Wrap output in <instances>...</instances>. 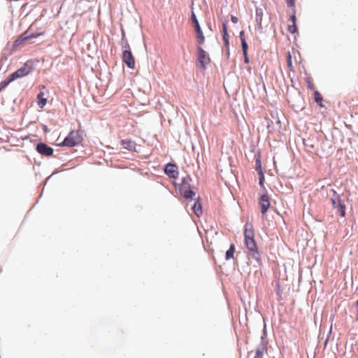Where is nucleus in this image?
<instances>
[{"label":"nucleus","mask_w":358,"mask_h":358,"mask_svg":"<svg viewBox=\"0 0 358 358\" xmlns=\"http://www.w3.org/2000/svg\"><path fill=\"white\" fill-rule=\"evenodd\" d=\"M331 201L334 208H337L341 212V215L344 217L345 215V205L340 199L339 196H337V198L336 199L332 198Z\"/></svg>","instance_id":"f8f14e48"},{"label":"nucleus","mask_w":358,"mask_h":358,"mask_svg":"<svg viewBox=\"0 0 358 358\" xmlns=\"http://www.w3.org/2000/svg\"><path fill=\"white\" fill-rule=\"evenodd\" d=\"M266 351V349L263 346H260L256 349L255 356L254 358H263L264 354Z\"/></svg>","instance_id":"6ab92c4d"},{"label":"nucleus","mask_w":358,"mask_h":358,"mask_svg":"<svg viewBox=\"0 0 358 358\" xmlns=\"http://www.w3.org/2000/svg\"><path fill=\"white\" fill-rule=\"evenodd\" d=\"M287 29L288 31L292 34H294L297 31L296 24L294 23H292V24H289Z\"/></svg>","instance_id":"393cba45"},{"label":"nucleus","mask_w":358,"mask_h":358,"mask_svg":"<svg viewBox=\"0 0 358 358\" xmlns=\"http://www.w3.org/2000/svg\"><path fill=\"white\" fill-rule=\"evenodd\" d=\"M259 185L262 187H263L264 186V173H261V175H259Z\"/></svg>","instance_id":"a878e982"},{"label":"nucleus","mask_w":358,"mask_h":358,"mask_svg":"<svg viewBox=\"0 0 358 358\" xmlns=\"http://www.w3.org/2000/svg\"><path fill=\"white\" fill-rule=\"evenodd\" d=\"M36 150L42 155L49 157L53 154V149L48 145L40 143L36 146Z\"/></svg>","instance_id":"1a4fd4ad"},{"label":"nucleus","mask_w":358,"mask_h":358,"mask_svg":"<svg viewBox=\"0 0 358 358\" xmlns=\"http://www.w3.org/2000/svg\"><path fill=\"white\" fill-rule=\"evenodd\" d=\"M31 71L32 66L29 65L28 62L25 63L23 66L9 75L4 80L0 83V91L6 87V86L13 80L22 78L29 74Z\"/></svg>","instance_id":"f03ea898"},{"label":"nucleus","mask_w":358,"mask_h":358,"mask_svg":"<svg viewBox=\"0 0 358 358\" xmlns=\"http://www.w3.org/2000/svg\"><path fill=\"white\" fill-rule=\"evenodd\" d=\"M39 34H29L28 31H26L22 34H21L14 42H13V48H17L20 45H21L24 42L34 38H37Z\"/></svg>","instance_id":"423d86ee"},{"label":"nucleus","mask_w":358,"mask_h":358,"mask_svg":"<svg viewBox=\"0 0 358 358\" xmlns=\"http://www.w3.org/2000/svg\"><path fill=\"white\" fill-rule=\"evenodd\" d=\"M165 173L170 178H176L178 176V168L175 164H169L164 169Z\"/></svg>","instance_id":"9b49d317"},{"label":"nucleus","mask_w":358,"mask_h":358,"mask_svg":"<svg viewBox=\"0 0 358 358\" xmlns=\"http://www.w3.org/2000/svg\"><path fill=\"white\" fill-rule=\"evenodd\" d=\"M245 245L249 250V255L260 263V255L255 240L254 227L252 223L247 222L244 229Z\"/></svg>","instance_id":"f257e3e1"},{"label":"nucleus","mask_w":358,"mask_h":358,"mask_svg":"<svg viewBox=\"0 0 358 358\" xmlns=\"http://www.w3.org/2000/svg\"><path fill=\"white\" fill-rule=\"evenodd\" d=\"M234 252H235V245H234V244H231L229 248L226 252L225 259L227 260H229V259L234 258Z\"/></svg>","instance_id":"a211bd4d"},{"label":"nucleus","mask_w":358,"mask_h":358,"mask_svg":"<svg viewBox=\"0 0 358 358\" xmlns=\"http://www.w3.org/2000/svg\"><path fill=\"white\" fill-rule=\"evenodd\" d=\"M191 19L196 33V42L201 45L205 43V36L194 12H192Z\"/></svg>","instance_id":"39448f33"},{"label":"nucleus","mask_w":358,"mask_h":358,"mask_svg":"<svg viewBox=\"0 0 358 358\" xmlns=\"http://www.w3.org/2000/svg\"><path fill=\"white\" fill-rule=\"evenodd\" d=\"M192 209L194 210V213L199 217L200 215L202 214V207L201 203L199 201H196L194 202V204L192 207Z\"/></svg>","instance_id":"f3484780"},{"label":"nucleus","mask_w":358,"mask_h":358,"mask_svg":"<svg viewBox=\"0 0 358 358\" xmlns=\"http://www.w3.org/2000/svg\"><path fill=\"white\" fill-rule=\"evenodd\" d=\"M314 99H315V102L317 103L320 106H323L322 103V100H323L322 96L318 91L315 92Z\"/></svg>","instance_id":"aec40b11"},{"label":"nucleus","mask_w":358,"mask_h":358,"mask_svg":"<svg viewBox=\"0 0 358 358\" xmlns=\"http://www.w3.org/2000/svg\"><path fill=\"white\" fill-rule=\"evenodd\" d=\"M286 57H287V63L288 68L289 69V70L293 71L294 66H293L292 61V55L289 52H287Z\"/></svg>","instance_id":"5701e85b"},{"label":"nucleus","mask_w":358,"mask_h":358,"mask_svg":"<svg viewBox=\"0 0 358 358\" xmlns=\"http://www.w3.org/2000/svg\"><path fill=\"white\" fill-rule=\"evenodd\" d=\"M198 52V61L201 64L203 69H205L206 65L210 63V59L208 54L199 45L197 47Z\"/></svg>","instance_id":"0eeeda50"},{"label":"nucleus","mask_w":358,"mask_h":358,"mask_svg":"<svg viewBox=\"0 0 358 358\" xmlns=\"http://www.w3.org/2000/svg\"><path fill=\"white\" fill-rule=\"evenodd\" d=\"M259 204L261 207V213L264 215L270 207V199L267 194H263L259 199Z\"/></svg>","instance_id":"9d476101"},{"label":"nucleus","mask_w":358,"mask_h":358,"mask_svg":"<svg viewBox=\"0 0 358 358\" xmlns=\"http://www.w3.org/2000/svg\"><path fill=\"white\" fill-rule=\"evenodd\" d=\"M240 39L241 41V46H242L243 55H246V52H248V44L246 42L244 31H241L240 32Z\"/></svg>","instance_id":"4468645a"},{"label":"nucleus","mask_w":358,"mask_h":358,"mask_svg":"<svg viewBox=\"0 0 358 358\" xmlns=\"http://www.w3.org/2000/svg\"><path fill=\"white\" fill-rule=\"evenodd\" d=\"M256 15H257L256 21L259 26H262V20H263V12L261 10L257 9Z\"/></svg>","instance_id":"4be33fe9"},{"label":"nucleus","mask_w":358,"mask_h":358,"mask_svg":"<svg viewBox=\"0 0 358 358\" xmlns=\"http://www.w3.org/2000/svg\"><path fill=\"white\" fill-rule=\"evenodd\" d=\"M222 32H223V40L224 41V44L226 45L227 48H229V34L227 33V24L226 23H223L222 24Z\"/></svg>","instance_id":"dca6fc26"},{"label":"nucleus","mask_w":358,"mask_h":358,"mask_svg":"<svg viewBox=\"0 0 358 358\" xmlns=\"http://www.w3.org/2000/svg\"><path fill=\"white\" fill-rule=\"evenodd\" d=\"M122 41H124V43L122 45L123 51H126V50L131 51L130 45H129L127 40H126V38H125V34H124V30H122Z\"/></svg>","instance_id":"412c9836"},{"label":"nucleus","mask_w":358,"mask_h":358,"mask_svg":"<svg viewBox=\"0 0 358 358\" xmlns=\"http://www.w3.org/2000/svg\"><path fill=\"white\" fill-rule=\"evenodd\" d=\"M256 170L257 171L258 175L264 173L262 168L261 160L259 158L256 159Z\"/></svg>","instance_id":"b1692460"},{"label":"nucleus","mask_w":358,"mask_h":358,"mask_svg":"<svg viewBox=\"0 0 358 358\" xmlns=\"http://www.w3.org/2000/svg\"><path fill=\"white\" fill-rule=\"evenodd\" d=\"M191 180L192 179L189 176L183 178L179 188L180 194L186 199H192L195 195V193L191 189Z\"/></svg>","instance_id":"20e7f679"},{"label":"nucleus","mask_w":358,"mask_h":358,"mask_svg":"<svg viewBox=\"0 0 358 358\" xmlns=\"http://www.w3.org/2000/svg\"><path fill=\"white\" fill-rule=\"evenodd\" d=\"M121 145L128 150H134L136 148V143L129 139H124L120 141Z\"/></svg>","instance_id":"ddd939ff"},{"label":"nucleus","mask_w":358,"mask_h":358,"mask_svg":"<svg viewBox=\"0 0 358 358\" xmlns=\"http://www.w3.org/2000/svg\"><path fill=\"white\" fill-rule=\"evenodd\" d=\"M231 22L234 24L237 23L238 21V17H236V16H233V15L231 16Z\"/></svg>","instance_id":"c756f323"},{"label":"nucleus","mask_w":358,"mask_h":358,"mask_svg":"<svg viewBox=\"0 0 358 358\" xmlns=\"http://www.w3.org/2000/svg\"><path fill=\"white\" fill-rule=\"evenodd\" d=\"M122 61L127 64V66L134 69L135 68L136 62L134 57L131 51H123L122 52Z\"/></svg>","instance_id":"6e6552de"},{"label":"nucleus","mask_w":358,"mask_h":358,"mask_svg":"<svg viewBox=\"0 0 358 358\" xmlns=\"http://www.w3.org/2000/svg\"><path fill=\"white\" fill-rule=\"evenodd\" d=\"M44 92H41L37 95V99H38V106L40 108H43L47 103V99L44 97Z\"/></svg>","instance_id":"2eb2a0df"},{"label":"nucleus","mask_w":358,"mask_h":358,"mask_svg":"<svg viewBox=\"0 0 358 358\" xmlns=\"http://www.w3.org/2000/svg\"><path fill=\"white\" fill-rule=\"evenodd\" d=\"M83 133L81 129L71 131L59 145L72 148L79 145L83 140Z\"/></svg>","instance_id":"7ed1b4c3"},{"label":"nucleus","mask_w":358,"mask_h":358,"mask_svg":"<svg viewBox=\"0 0 358 358\" xmlns=\"http://www.w3.org/2000/svg\"><path fill=\"white\" fill-rule=\"evenodd\" d=\"M290 20L292 21V23H294V24H296V15H295V13L294 12V13L291 15L290 17Z\"/></svg>","instance_id":"cd10ccee"},{"label":"nucleus","mask_w":358,"mask_h":358,"mask_svg":"<svg viewBox=\"0 0 358 358\" xmlns=\"http://www.w3.org/2000/svg\"><path fill=\"white\" fill-rule=\"evenodd\" d=\"M244 55V61L246 64H248L249 62V59H248V52H246V55Z\"/></svg>","instance_id":"7c9ffc66"},{"label":"nucleus","mask_w":358,"mask_h":358,"mask_svg":"<svg viewBox=\"0 0 358 358\" xmlns=\"http://www.w3.org/2000/svg\"><path fill=\"white\" fill-rule=\"evenodd\" d=\"M289 7L294 8L295 6V0H286Z\"/></svg>","instance_id":"bb28decb"},{"label":"nucleus","mask_w":358,"mask_h":358,"mask_svg":"<svg viewBox=\"0 0 358 358\" xmlns=\"http://www.w3.org/2000/svg\"><path fill=\"white\" fill-rule=\"evenodd\" d=\"M280 282H278L276 284V292H277V294L280 295Z\"/></svg>","instance_id":"c85d7f7f"}]
</instances>
